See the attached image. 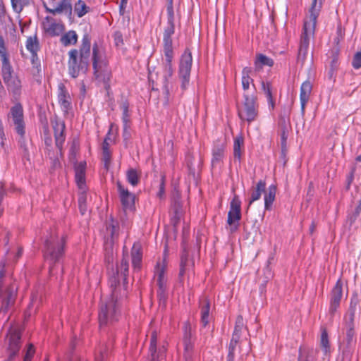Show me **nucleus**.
<instances>
[{"mask_svg":"<svg viewBox=\"0 0 361 361\" xmlns=\"http://www.w3.org/2000/svg\"><path fill=\"white\" fill-rule=\"evenodd\" d=\"M26 48L29 50L32 54L37 53L38 50V42L37 40V37H30L27 38L26 42Z\"/></svg>","mask_w":361,"mask_h":361,"instance_id":"obj_44","label":"nucleus"},{"mask_svg":"<svg viewBox=\"0 0 361 361\" xmlns=\"http://www.w3.org/2000/svg\"><path fill=\"white\" fill-rule=\"evenodd\" d=\"M165 290H158V297L159 298V301L160 302H163L164 303L166 301V293H165Z\"/></svg>","mask_w":361,"mask_h":361,"instance_id":"obj_62","label":"nucleus"},{"mask_svg":"<svg viewBox=\"0 0 361 361\" xmlns=\"http://www.w3.org/2000/svg\"><path fill=\"white\" fill-rule=\"evenodd\" d=\"M355 169H353L350 174L347 177V189L350 188V184L354 179Z\"/></svg>","mask_w":361,"mask_h":361,"instance_id":"obj_60","label":"nucleus"},{"mask_svg":"<svg viewBox=\"0 0 361 361\" xmlns=\"http://www.w3.org/2000/svg\"><path fill=\"white\" fill-rule=\"evenodd\" d=\"M183 344L185 349L184 356L185 358V361H190L193 344L191 339L190 331H188L187 329H185V335L183 337Z\"/></svg>","mask_w":361,"mask_h":361,"instance_id":"obj_29","label":"nucleus"},{"mask_svg":"<svg viewBox=\"0 0 361 361\" xmlns=\"http://www.w3.org/2000/svg\"><path fill=\"white\" fill-rule=\"evenodd\" d=\"M352 65L355 69H359L361 68V52H357L355 54Z\"/></svg>","mask_w":361,"mask_h":361,"instance_id":"obj_52","label":"nucleus"},{"mask_svg":"<svg viewBox=\"0 0 361 361\" xmlns=\"http://www.w3.org/2000/svg\"><path fill=\"white\" fill-rule=\"evenodd\" d=\"M132 264L135 269H139L142 260V252L138 245L134 244L132 249Z\"/></svg>","mask_w":361,"mask_h":361,"instance_id":"obj_35","label":"nucleus"},{"mask_svg":"<svg viewBox=\"0 0 361 361\" xmlns=\"http://www.w3.org/2000/svg\"><path fill=\"white\" fill-rule=\"evenodd\" d=\"M116 294V290H114L110 298L101 305L99 312V322L101 326L118 321L121 316L120 302Z\"/></svg>","mask_w":361,"mask_h":361,"instance_id":"obj_5","label":"nucleus"},{"mask_svg":"<svg viewBox=\"0 0 361 361\" xmlns=\"http://www.w3.org/2000/svg\"><path fill=\"white\" fill-rule=\"evenodd\" d=\"M287 138H288V133L286 131L285 129H283L281 134V151H282L283 154H284L285 150H286Z\"/></svg>","mask_w":361,"mask_h":361,"instance_id":"obj_54","label":"nucleus"},{"mask_svg":"<svg viewBox=\"0 0 361 361\" xmlns=\"http://www.w3.org/2000/svg\"><path fill=\"white\" fill-rule=\"evenodd\" d=\"M6 85L8 90L11 92L16 98L21 93V81L17 76H13L8 80L4 81Z\"/></svg>","mask_w":361,"mask_h":361,"instance_id":"obj_25","label":"nucleus"},{"mask_svg":"<svg viewBox=\"0 0 361 361\" xmlns=\"http://www.w3.org/2000/svg\"><path fill=\"white\" fill-rule=\"evenodd\" d=\"M252 69L248 67H245L242 71V86L245 92H248L250 85L252 83L254 92L255 91V86L253 84V79L251 78L250 74Z\"/></svg>","mask_w":361,"mask_h":361,"instance_id":"obj_28","label":"nucleus"},{"mask_svg":"<svg viewBox=\"0 0 361 361\" xmlns=\"http://www.w3.org/2000/svg\"><path fill=\"white\" fill-rule=\"evenodd\" d=\"M128 258L123 256L120 265L117 267L116 272L114 273L113 276L109 279V284L111 289V293H113V290H115L117 298H118V290L117 288L118 286L119 285V279L118 278V275L121 274L123 276V281L126 283L128 274Z\"/></svg>","mask_w":361,"mask_h":361,"instance_id":"obj_9","label":"nucleus"},{"mask_svg":"<svg viewBox=\"0 0 361 361\" xmlns=\"http://www.w3.org/2000/svg\"><path fill=\"white\" fill-rule=\"evenodd\" d=\"M241 202L239 197L234 195L230 204V211L240 212Z\"/></svg>","mask_w":361,"mask_h":361,"instance_id":"obj_48","label":"nucleus"},{"mask_svg":"<svg viewBox=\"0 0 361 361\" xmlns=\"http://www.w3.org/2000/svg\"><path fill=\"white\" fill-rule=\"evenodd\" d=\"M91 42L89 35L85 34L82 39V44L79 51L71 49L68 52V73L73 78L78 76L80 71H85L90 63Z\"/></svg>","mask_w":361,"mask_h":361,"instance_id":"obj_1","label":"nucleus"},{"mask_svg":"<svg viewBox=\"0 0 361 361\" xmlns=\"http://www.w3.org/2000/svg\"><path fill=\"white\" fill-rule=\"evenodd\" d=\"M126 179L132 186L135 187L139 183L140 176L137 170L130 168L126 171Z\"/></svg>","mask_w":361,"mask_h":361,"instance_id":"obj_38","label":"nucleus"},{"mask_svg":"<svg viewBox=\"0 0 361 361\" xmlns=\"http://www.w3.org/2000/svg\"><path fill=\"white\" fill-rule=\"evenodd\" d=\"M34 355V348L32 345H30L26 354L24 357V361H31V359Z\"/></svg>","mask_w":361,"mask_h":361,"instance_id":"obj_56","label":"nucleus"},{"mask_svg":"<svg viewBox=\"0 0 361 361\" xmlns=\"http://www.w3.org/2000/svg\"><path fill=\"white\" fill-rule=\"evenodd\" d=\"M200 322L202 327L205 328L209 323L211 317L210 312V302L206 297H203L200 300Z\"/></svg>","mask_w":361,"mask_h":361,"instance_id":"obj_18","label":"nucleus"},{"mask_svg":"<svg viewBox=\"0 0 361 361\" xmlns=\"http://www.w3.org/2000/svg\"><path fill=\"white\" fill-rule=\"evenodd\" d=\"M2 62L1 67V75L4 81H8V80L12 77L13 69L10 64L8 57L1 58Z\"/></svg>","mask_w":361,"mask_h":361,"instance_id":"obj_32","label":"nucleus"},{"mask_svg":"<svg viewBox=\"0 0 361 361\" xmlns=\"http://www.w3.org/2000/svg\"><path fill=\"white\" fill-rule=\"evenodd\" d=\"M181 215V207L179 203L175 204V218L179 219Z\"/></svg>","mask_w":361,"mask_h":361,"instance_id":"obj_63","label":"nucleus"},{"mask_svg":"<svg viewBox=\"0 0 361 361\" xmlns=\"http://www.w3.org/2000/svg\"><path fill=\"white\" fill-rule=\"evenodd\" d=\"M8 350L10 352L8 361H12L20 349V333L18 329L11 328L8 334Z\"/></svg>","mask_w":361,"mask_h":361,"instance_id":"obj_11","label":"nucleus"},{"mask_svg":"<svg viewBox=\"0 0 361 361\" xmlns=\"http://www.w3.org/2000/svg\"><path fill=\"white\" fill-rule=\"evenodd\" d=\"M157 332L154 331L152 334L151 341H150V347L149 351L150 353L157 351Z\"/></svg>","mask_w":361,"mask_h":361,"instance_id":"obj_53","label":"nucleus"},{"mask_svg":"<svg viewBox=\"0 0 361 361\" xmlns=\"http://www.w3.org/2000/svg\"><path fill=\"white\" fill-rule=\"evenodd\" d=\"M262 89L267 99L269 109L274 108V101L272 96L271 85L269 82H262Z\"/></svg>","mask_w":361,"mask_h":361,"instance_id":"obj_36","label":"nucleus"},{"mask_svg":"<svg viewBox=\"0 0 361 361\" xmlns=\"http://www.w3.org/2000/svg\"><path fill=\"white\" fill-rule=\"evenodd\" d=\"M59 102L65 111H67L71 107V102L69 101V94L63 85L59 86Z\"/></svg>","mask_w":361,"mask_h":361,"instance_id":"obj_30","label":"nucleus"},{"mask_svg":"<svg viewBox=\"0 0 361 361\" xmlns=\"http://www.w3.org/2000/svg\"><path fill=\"white\" fill-rule=\"evenodd\" d=\"M317 350L300 348L298 361H314Z\"/></svg>","mask_w":361,"mask_h":361,"instance_id":"obj_34","label":"nucleus"},{"mask_svg":"<svg viewBox=\"0 0 361 361\" xmlns=\"http://www.w3.org/2000/svg\"><path fill=\"white\" fill-rule=\"evenodd\" d=\"M92 66L97 78L103 80L104 82L109 81L111 71L109 68V61L104 49L97 44L92 47Z\"/></svg>","mask_w":361,"mask_h":361,"instance_id":"obj_6","label":"nucleus"},{"mask_svg":"<svg viewBox=\"0 0 361 361\" xmlns=\"http://www.w3.org/2000/svg\"><path fill=\"white\" fill-rule=\"evenodd\" d=\"M166 265L164 262H159L155 269V276L157 277V284L159 290H166V281L164 276Z\"/></svg>","mask_w":361,"mask_h":361,"instance_id":"obj_24","label":"nucleus"},{"mask_svg":"<svg viewBox=\"0 0 361 361\" xmlns=\"http://www.w3.org/2000/svg\"><path fill=\"white\" fill-rule=\"evenodd\" d=\"M66 238L64 236H59L55 233H51L45 240L44 246V257L46 261L50 264L49 272H52V264L58 262L64 253Z\"/></svg>","mask_w":361,"mask_h":361,"instance_id":"obj_4","label":"nucleus"},{"mask_svg":"<svg viewBox=\"0 0 361 361\" xmlns=\"http://www.w3.org/2000/svg\"><path fill=\"white\" fill-rule=\"evenodd\" d=\"M173 58V54H171L170 56H165V62L164 63L163 77L164 80V88L167 93L169 92V82L173 73V69L171 63Z\"/></svg>","mask_w":361,"mask_h":361,"instance_id":"obj_20","label":"nucleus"},{"mask_svg":"<svg viewBox=\"0 0 361 361\" xmlns=\"http://www.w3.org/2000/svg\"><path fill=\"white\" fill-rule=\"evenodd\" d=\"M342 283L341 281L338 280L334 287L331 294L329 307V312L331 314H334L337 308L339 307L342 298Z\"/></svg>","mask_w":361,"mask_h":361,"instance_id":"obj_15","label":"nucleus"},{"mask_svg":"<svg viewBox=\"0 0 361 361\" xmlns=\"http://www.w3.org/2000/svg\"><path fill=\"white\" fill-rule=\"evenodd\" d=\"M260 63L264 66H272L274 65V61L263 54L258 55L257 61L255 62L256 66Z\"/></svg>","mask_w":361,"mask_h":361,"instance_id":"obj_46","label":"nucleus"},{"mask_svg":"<svg viewBox=\"0 0 361 361\" xmlns=\"http://www.w3.org/2000/svg\"><path fill=\"white\" fill-rule=\"evenodd\" d=\"M152 361H165L164 357H159V355H157V351L151 353Z\"/></svg>","mask_w":361,"mask_h":361,"instance_id":"obj_64","label":"nucleus"},{"mask_svg":"<svg viewBox=\"0 0 361 361\" xmlns=\"http://www.w3.org/2000/svg\"><path fill=\"white\" fill-rule=\"evenodd\" d=\"M85 162H80L75 166V178L80 190L85 189Z\"/></svg>","mask_w":361,"mask_h":361,"instance_id":"obj_19","label":"nucleus"},{"mask_svg":"<svg viewBox=\"0 0 361 361\" xmlns=\"http://www.w3.org/2000/svg\"><path fill=\"white\" fill-rule=\"evenodd\" d=\"M312 89V85L311 82L308 80H306L304 82H302L300 87V99L301 104V109L302 111H304L306 103L308 102L310 99Z\"/></svg>","mask_w":361,"mask_h":361,"instance_id":"obj_22","label":"nucleus"},{"mask_svg":"<svg viewBox=\"0 0 361 361\" xmlns=\"http://www.w3.org/2000/svg\"><path fill=\"white\" fill-rule=\"evenodd\" d=\"M175 32L174 23H167V26L164 28V34L172 36Z\"/></svg>","mask_w":361,"mask_h":361,"instance_id":"obj_55","label":"nucleus"},{"mask_svg":"<svg viewBox=\"0 0 361 361\" xmlns=\"http://www.w3.org/2000/svg\"><path fill=\"white\" fill-rule=\"evenodd\" d=\"M114 40L116 46H119L123 44V37L121 32H116L114 34Z\"/></svg>","mask_w":361,"mask_h":361,"instance_id":"obj_59","label":"nucleus"},{"mask_svg":"<svg viewBox=\"0 0 361 361\" xmlns=\"http://www.w3.org/2000/svg\"><path fill=\"white\" fill-rule=\"evenodd\" d=\"M241 219V212L230 211L228 213L227 223L230 226L231 233H234L238 229L239 221Z\"/></svg>","mask_w":361,"mask_h":361,"instance_id":"obj_26","label":"nucleus"},{"mask_svg":"<svg viewBox=\"0 0 361 361\" xmlns=\"http://www.w3.org/2000/svg\"><path fill=\"white\" fill-rule=\"evenodd\" d=\"M276 187L274 185L269 186L267 191L264 192V208L269 210L275 200Z\"/></svg>","mask_w":361,"mask_h":361,"instance_id":"obj_31","label":"nucleus"},{"mask_svg":"<svg viewBox=\"0 0 361 361\" xmlns=\"http://www.w3.org/2000/svg\"><path fill=\"white\" fill-rule=\"evenodd\" d=\"M122 110H123V122H126V121H129V114H128V106L126 104H123L122 105Z\"/></svg>","mask_w":361,"mask_h":361,"instance_id":"obj_58","label":"nucleus"},{"mask_svg":"<svg viewBox=\"0 0 361 361\" xmlns=\"http://www.w3.org/2000/svg\"><path fill=\"white\" fill-rule=\"evenodd\" d=\"M320 348L324 355H327L331 350V346L326 329H323L320 338Z\"/></svg>","mask_w":361,"mask_h":361,"instance_id":"obj_37","label":"nucleus"},{"mask_svg":"<svg viewBox=\"0 0 361 361\" xmlns=\"http://www.w3.org/2000/svg\"><path fill=\"white\" fill-rule=\"evenodd\" d=\"M116 185L123 207L125 209H131L135 203L134 194L125 188L119 181L117 182Z\"/></svg>","mask_w":361,"mask_h":361,"instance_id":"obj_13","label":"nucleus"},{"mask_svg":"<svg viewBox=\"0 0 361 361\" xmlns=\"http://www.w3.org/2000/svg\"><path fill=\"white\" fill-rule=\"evenodd\" d=\"M60 41L65 47L74 45L78 41V35L74 30H70L61 36Z\"/></svg>","mask_w":361,"mask_h":361,"instance_id":"obj_33","label":"nucleus"},{"mask_svg":"<svg viewBox=\"0 0 361 361\" xmlns=\"http://www.w3.org/2000/svg\"><path fill=\"white\" fill-rule=\"evenodd\" d=\"M45 8L47 12L53 15L65 13L71 16L72 13V6L71 0H62L54 8H49L47 6H45Z\"/></svg>","mask_w":361,"mask_h":361,"instance_id":"obj_23","label":"nucleus"},{"mask_svg":"<svg viewBox=\"0 0 361 361\" xmlns=\"http://www.w3.org/2000/svg\"><path fill=\"white\" fill-rule=\"evenodd\" d=\"M243 137L238 136L234 140L233 156L235 159H240L241 157V147L243 145Z\"/></svg>","mask_w":361,"mask_h":361,"instance_id":"obj_40","label":"nucleus"},{"mask_svg":"<svg viewBox=\"0 0 361 361\" xmlns=\"http://www.w3.org/2000/svg\"><path fill=\"white\" fill-rule=\"evenodd\" d=\"M43 27L46 32L51 36H59L64 30V25L62 23H56L49 16H47L43 22Z\"/></svg>","mask_w":361,"mask_h":361,"instance_id":"obj_14","label":"nucleus"},{"mask_svg":"<svg viewBox=\"0 0 361 361\" xmlns=\"http://www.w3.org/2000/svg\"><path fill=\"white\" fill-rule=\"evenodd\" d=\"M243 326H244V323H243V317L239 315V316H238V317L236 318V320H235V325L234 331L232 335V338H234L235 336H236V338L240 339L241 331H242Z\"/></svg>","mask_w":361,"mask_h":361,"instance_id":"obj_43","label":"nucleus"},{"mask_svg":"<svg viewBox=\"0 0 361 361\" xmlns=\"http://www.w3.org/2000/svg\"><path fill=\"white\" fill-rule=\"evenodd\" d=\"M6 262H0V297L2 299L1 311L6 312L15 302L18 290L17 284L10 276L5 273L4 267Z\"/></svg>","mask_w":361,"mask_h":361,"instance_id":"obj_3","label":"nucleus"},{"mask_svg":"<svg viewBox=\"0 0 361 361\" xmlns=\"http://www.w3.org/2000/svg\"><path fill=\"white\" fill-rule=\"evenodd\" d=\"M0 56L1 58L7 57L6 49L4 45V40L1 36H0Z\"/></svg>","mask_w":361,"mask_h":361,"instance_id":"obj_57","label":"nucleus"},{"mask_svg":"<svg viewBox=\"0 0 361 361\" xmlns=\"http://www.w3.org/2000/svg\"><path fill=\"white\" fill-rule=\"evenodd\" d=\"M163 47L164 56H170L171 54H173L171 36L163 34Z\"/></svg>","mask_w":361,"mask_h":361,"instance_id":"obj_39","label":"nucleus"},{"mask_svg":"<svg viewBox=\"0 0 361 361\" xmlns=\"http://www.w3.org/2000/svg\"><path fill=\"white\" fill-rule=\"evenodd\" d=\"M239 340L236 336L231 338L229 345L228 346V355L226 361H235L237 353L240 352V347L238 345Z\"/></svg>","mask_w":361,"mask_h":361,"instance_id":"obj_27","label":"nucleus"},{"mask_svg":"<svg viewBox=\"0 0 361 361\" xmlns=\"http://www.w3.org/2000/svg\"><path fill=\"white\" fill-rule=\"evenodd\" d=\"M102 149H103V159L105 161V164H107L110 161L111 156H110V152L109 151V144L106 140H104V142L103 143Z\"/></svg>","mask_w":361,"mask_h":361,"instance_id":"obj_50","label":"nucleus"},{"mask_svg":"<svg viewBox=\"0 0 361 361\" xmlns=\"http://www.w3.org/2000/svg\"><path fill=\"white\" fill-rule=\"evenodd\" d=\"M74 10L77 16L81 18L89 11V7L86 6L83 1L78 0L75 4Z\"/></svg>","mask_w":361,"mask_h":361,"instance_id":"obj_41","label":"nucleus"},{"mask_svg":"<svg viewBox=\"0 0 361 361\" xmlns=\"http://www.w3.org/2000/svg\"><path fill=\"white\" fill-rule=\"evenodd\" d=\"M243 98L242 105L238 108V116L242 121L251 123L257 118L258 115L257 96L254 92L252 94L244 92Z\"/></svg>","mask_w":361,"mask_h":361,"instance_id":"obj_7","label":"nucleus"},{"mask_svg":"<svg viewBox=\"0 0 361 361\" xmlns=\"http://www.w3.org/2000/svg\"><path fill=\"white\" fill-rule=\"evenodd\" d=\"M188 266V253L185 250H184L180 259V271H179V276L182 277L184 276L186 267Z\"/></svg>","mask_w":361,"mask_h":361,"instance_id":"obj_45","label":"nucleus"},{"mask_svg":"<svg viewBox=\"0 0 361 361\" xmlns=\"http://www.w3.org/2000/svg\"><path fill=\"white\" fill-rule=\"evenodd\" d=\"M354 309L351 307L350 311L344 317V329L345 330V339L347 348H350L355 343L354 331Z\"/></svg>","mask_w":361,"mask_h":361,"instance_id":"obj_10","label":"nucleus"},{"mask_svg":"<svg viewBox=\"0 0 361 361\" xmlns=\"http://www.w3.org/2000/svg\"><path fill=\"white\" fill-rule=\"evenodd\" d=\"M52 125L54 131L56 145L58 148L61 149L65 141V123L61 120L55 119L52 121Z\"/></svg>","mask_w":361,"mask_h":361,"instance_id":"obj_17","label":"nucleus"},{"mask_svg":"<svg viewBox=\"0 0 361 361\" xmlns=\"http://www.w3.org/2000/svg\"><path fill=\"white\" fill-rule=\"evenodd\" d=\"M82 192L78 198L79 209L82 214H84L87 210L86 207V195L85 190H81Z\"/></svg>","mask_w":361,"mask_h":361,"instance_id":"obj_47","label":"nucleus"},{"mask_svg":"<svg viewBox=\"0 0 361 361\" xmlns=\"http://www.w3.org/2000/svg\"><path fill=\"white\" fill-rule=\"evenodd\" d=\"M11 117L16 126L17 133L21 136L25 134V123L23 121V110L20 104L14 105L11 109Z\"/></svg>","mask_w":361,"mask_h":361,"instance_id":"obj_12","label":"nucleus"},{"mask_svg":"<svg viewBox=\"0 0 361 361\" xmlns=\"http://www.w3.org/2000/svg\"><path fill=\"white\" fill-rule=\"evenodd\" d=\"M167 11V23H174V11H173V3L167 4L166 6Z\"/></svg>","mask_w":361,"mask_h":361,"instance_id":"obj_49","label":"nucleus"},{"mask_svg":"<svg viewBox=\"0 0 361 361\" xmlns=\"http://www.w3.org/2000/svg\"><path fill=\"white\" fill-rule=\"evenodd\" d=\"M11 2L13 11L17 13H20L25 6L30 4V0H11Z\"/></svg>","mask_w":361,"mask_h":361,"instance_id":"obj_42","label":"nucleus"},{"mask_svg":"<svg viewBox=\"0 0 361 361\" xmlns=\"http://www.w3.org/2000/svg\"><path fill=\"white\" fill-rule=\"evenodd\" d=\"M32 63L33 64V66L36 67L37 68H38V67L40 66V63L37 56V53L32 54Z\"/></svg>","mask_w":361,"mask_h":361,"instance_id":"obj_61","label":"nucleus"},{"mask_svg":"<svg viewBox=\"0 0 361 361\" xmlns=\"http://www.w3.org/2000/svg\"><path fill=\"white\" fill-rule=\"evenodd\" d=\"M108 233L110 234L111 241L114 242L115 238L118 236L117 227L114 224V221H111V224L106 228Z\"/></svg>","mask_w":361,"mask_h":361,"instance_id":"obj_51","label":"nucleus"},{"mask_svg":"<svg viewBox=\"0 0 361 361\" xmlns=\"http://www.w3.org/2000/svg\"><path fill=\"white\" fill-rule=\"evenodd\" d=\"M192 63L191 52L189 50H185L181 56L178 71L183 89H185L189 84Z\"/></svg>","mask_w":361,"mask_h":361,"instance_id":"obj_8","label":"nucleus"},{"mask_svg":"<svg viewBox=\"0 0 361 361\" xmlns=\"http://www.w3.org/2000/svg\"><path fill=\"white\" fill-rule=\"evenodd\" d=\"M322 6V0H312L310 10V15L309 20L305 21L298 54V61L302 63H303L306 59L310 36L314 33L317 18L319 16Z\"/></svg>","mask_w":361,"mask_h":361,"instance_id":"obj_2","label":"nucleus"},{"mask_svg":"<svg viewBox=\"0 0 361 361\" xmlns=\"http://www.w3.org/2000/svg\"><path fill=\"white\" fill-rule=\"evenodd\" d=\"M265 190L266 182L263 180H259L255 186H252L250 190L251 195L249 200V206L254 202L259 200L262 194L265 192Z\"/></svg>","mask_w":361,"mask_h":361,"instance_id":"obj_21","label":"nucleus"},{"mask_svg":"<svg viewBox=\"0 0 361 361\" xmlns=\"http://www.w3.org/2000/svg\"><path fill=\"white\" fill-rule=\"evenodd\" d=\"M226 149V142L224 140H216L212 149V165L215 166L222 161Z\"/></svg>","mask_w":361,"mask_h":361,"instance_id":"obj_16","label":"nucleus"}]
</instances>
